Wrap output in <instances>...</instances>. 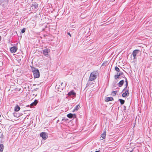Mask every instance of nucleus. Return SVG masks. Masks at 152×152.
I'll use <instances>...</instances> for the list:
<instances>
[{"label": "nucleus", "instance_id": "f257e3e1", "mask_svg": "<svg viewBox=\"0 0 152 152\" xmlns=\"http://www.w3.org/2000/svg\"><path fill=\"white\" fill-rule=\"evenodd\" d=\"M31 69L34 77L35 78H38L39 77L40 74L39 70L34 67H31Z\"/></svg>", "mask_w": 152, "mask_h": 152}, {"label": "nucleus", "instance_id": "f03ea898", "mask_svg": "<svg viewBox=\"0 0 152 152\" xmlns=\"http://www.w3.org/2000/svg\"><path fill=\"white\" fill-rule=\"evenodd\" d=\"M50 52V50L48 48H46L43 50V54L46 56H48V53Z\"/></svg>", "mask_w": 152, "mask_h": 152}, {"label": "nucleus", "instance_id": "7ed1b4c3", "mask_svg": "<svg viewBox=\"0 0 152 152\" xmlns=\"http://www.w3.org/2000/svg\"><path fill=\"white\" fill-rule=\"evenodd\" d=\"M40 137L44 140H45L48 137L47 133L45 132H42L40 134Z\"/></svg>", "mask_w": 152, "mask_h": 152}, {"label": "nucleus", "instance_id": "20e7f679", "mask_svg": "<svg viewBox=\"0 0 152 152\" xmlns=\"http://www.w3.org/2000/svg\"><path fill=\"white\" fill-rule=\"evenodd\" d=\"M17 48L16 46L12 47L10 48V51L12 53H15L17 51Z\"/></svg>", "mask_w": 152, "mask_h": 152}, {"label": "nucleus", "instance_id": "39448f33", "mask_svg": "<svg viewBox=\"0 0 152 152\" xmlns=\"http://www.w3.org/2000/svg\"><path fill=\"white\" fill-rule=\"evenodd\" d=\"M139 50H134L133 52L132 53V55H133V56L134 57V59H135L136 58V56L137 54L138 53Z\"/></svg>", "mask_w": 152, "mask_h": 152}, {"label": "nucleus", "instance_id": "423d86ee", "mask_svg": "<svg viewBox=\"0 0 152 152\" xmlns=\"http://www.w3.org/2000/svg\"><path fill=\"white\" fill-rule=\"evenodd\" d=\"M129 94V90L127 89L125 92L123 93L122 94V96L123 97H125L127 96H128Z\"/></svg>", "mask_w": 152, "mask_h": 152}, {"label": "nucleus", "instance_id": "0eeeda50", "mask_svg": "<svg viewBox=\"0 0 152 152\" xmlns=\"http://www.w3.org/2000/svg\"><path fill=\"white\" fill-rule=\"evenodd\" d=\"M95 79V75L91 73L90 75L89 80L90 81H92Z\"/></svg>", "mask_w": 152, "mask_h": 152}, {"label": "nucleus", "instance_id": "6e6552de", "mask_svg": "<svg viewBox=\"0 0 152 152\" xmlns=\"http://www.w3.org/2000/svg\"><path fill=\"white\" fill-rule=\"evenodd\" d=\"M38 7V4L37 3H35L34 4H33L32 5L31 7L33 9H36Z\"/></svg>", "mask_w": 152, "mask_h": 152}, {"label": "nucleus", "instance_id": "1a4fd4ad", "mask_svg": "<svg viewBox=\"0 0 152 152\" xmlns=\"http://www.w3.org/2000/svg\"><path fill=\"white\" fill-rule=\"evenodd\" d=\"M105 100L106 102H108L113 100V98L112 97H106L105 98Z\"/></svg>", "mask_w": 152, "mask_h": 152}, {"label": "nucleus", "instance_id": "9d476101", "mask_svg": "<svg viewBox=\"0 0 152 152\" xmlns=\"http://www.w3.org/2000/svg\"><path fill=\"white\" fill-rule=\"evenodd\" d=\"M124 83V80H122L120 81L118 83V85L119 87H121L122 86Z\"/></svg>", "mask_w": 152, "mask_h": 152}, {"label": "nucleus", "instance_id": "9b49d317", "mask_svg": "<svg viewBox=\"0 0 152 152\" xmlns=\"http://www.w3.org/2000/svg\"><path fill=\"white\" fill-rule=\"evenodd\" d=\"M80 107V104L77 105L76 106L75 108L73 110V112L77 111Z\"/></svg>", "mask_w": 152, "mask_h": 152}, {"label": "nucleus", "instance_id": "f8f14e48", "mask_svg": "<svg viewBox=\"0 0 152 152\" xmlns=\"http://www.w3.org/2000/svg\"><path fill=\"white\" fill-rule=\"evenodd\" d=\"M38 102L37 100H36L34 101V102H33V103H31V104L30 106H32L34 105H36L37 104Z\"/></svg>", "mask_w": 152, "mask_h": 152}, {"label": "nucleus", "instance_id": "ddd939ff", "mask_svg": "<svg viewBox=\"0 0 152 152\" xmlns=\"http://www.w3.org/2000/svg\"><path fill=\"white\" fill-rule=\"evenodd\" d=\"M20 109V107L18 105L16 106L15 107V111L16 112L19 111Z\"/></svg>", "mask_w": 152, "mask_h": 152}, {"label": "nucleus", "instance_id": "4468645a", "mask_svg": "<svg viewBox=\"0 0 152 152\" xmlns=\"http://www.w3.org/2000/svg\"><path fill=\"white\" fill-rule=\"evenodd\" d=\"M75 93L73 91H71L69 92L68 93V95H73V96H75Z\"/></svg>", "mask_w": 152, "mask_h": 152}, {"label": "nucleus", "instance_id": "2eb2a0df", "mask_svg": "<svg viewBox=\"0 0 152 152\" xmlns=\"http://www.w3.org/2000/svg\"><path fill=\"white\" fill-rule=\"evenodd\" d=\"M106 135V132L105 131L103 132L102 134L101 135V137L103 138L104 139Z\"/></svg>", "mask_w": 152, "mask_h": 152}, {"label": "nucleus", "instance_id": "dca6fc26", "mask_svg": "<svg viewBox=\"0 0 152 152\" xmlns=\"http://www.w3.org/2000/svg\"><path fill=\"white\" fill-rule=\"evenodd\" d=\"M4 149V145L2 144H0V152H2Z\"/></svg>", "mask_w": 152, "mask_h": 152}, {"label": "nucleus", "instance_id": "f3484780", "mask_svg": "<svg viewBox=\"0 0 152 152\" xmlns=\"http://www.w3.org/2000/svg\"><path fill=\"white\" fill-rule=\"evenodd\" d=\"M67 117L70 118H72L73 116V115L72 113H69L67 115Z\"/></svg>", "mask_w": 152, "mask_h": 152}, {"label": "nucleus", "instance_id": "a211bd4d", "mask_svg": "<svg viewBox=\"0 0 152 152\" xmlns=\"http://www.w3.org/2000/svg\"><path fill=\"white\" fill-rule=\"evenodd\" d=\"M117 92V91H112L111 93V95H112L113 96H115L116 95V93Z\"/></svg>", "mask_w": 152, "mask_h": 152}, {"label": "nucleus", "instance_id": "6ab92c4d", "mask_svg": "<svg viewBox=\"0 0 152 152\" xmlns=\"http://www.w3.org/2000/svg\"><path fill=\"white\" fill-rule=\"evenodd\" d=\"M56 88L57 90V91L58 92H61V91L62 90V89L61 88H59L58 86H56Z\"/></svg>", "mask_w": 152, "mask_h": 152}, {"label": "nucleus", "instance_id": "aec40b11", "mask_svg": "<svg viewBox=\"0 0 152 152\" xmlns=\"http://www.w3.org/2000/svg\"><path fill=\"white\" fill-rule=\"evenodd\" d=\"M119 101H120L121 104H123L125 102L124 100L121 99H119Z\"/></svg>", "mask_w": 152, "mask_h": 152}, {"label": "nucleus", "instance_id": "412c9836", "mask_svg": "<svg viewBox=\"0 0 152 152\" xmlns=\"http://www.w3.org/2000/svg\"><path fill=\"white\" fill-rule=\"evenodd\" d=\"M120 75H119L118 73H117V74L115 75L114 77L115 79H117L119 78Z\"/></svg>", "mask_w": 152, "mask_h": 152}, {"label": "nucleus", "instance_id": "4be33fe9", "mask_svg": "<svg viewBox=\"0 0 152 152\" xmlns=\"http://www.w3.org/2000/svg\"><path fill=\"white\" fill-rule=\"evenodd\" d=\"M115 70L118 72H119L120 71L119 69L117 66H116L115 67Z\"/></svg>", "mask_w": 152, "mask_h": 152}, {"label": "nucleus", "instance_id": "5701e85b", "mask_svg": "<svg viewBox=\"0 0 152 152\" xmlns=\"http://www.w3.org/2000/svg\"><path fill=\"white\" fill-rule=\"evenodd\" d=\"M125 80H125V82H126V86L127 87L128 83V81H127V79L125 77Z\"/></svg>", "mask_w": 152, "mask_h": 152}, {"label": "nucleus", "instance_id": "b1692460", "mask_svg": "<svg viewBox=\"0 0 152 152\" xmlns=\"http://www.w3.org/2000/svg\"><path fill=\"white\" fill-rule=\"evenodd\" d=\"M99 75V73L98 72H96V79L97 77V76H98Z\"/></svg>", "mask_w": 152, "mask_h": 152}, {"label": "nucleus", "instance_id": "393cba45", "mask_svg": "<svg viewBox=\"0 0 152 152\" xmlns=\"http://www.w3.org/2000/svg\"><path fill=\"white\" fill-rule=\"evenodd\" d=\"M25 31V28H23L22 30L21 31V32L22 33H24Z\"/></svg>", "mask_w": 152, "mask_h": 152}, {"label": "nucleus", "instance_id": "a878e982", "mask_svg": "<svg viewBox=\"0 0 152 152\" xmlns=\"http://www.w3.org/2000/svg\"><path fill=\"white\" fill-rule=\"evenodd\" d=\"M127 86H126V87L124 88V89L123 90V91L122 92H123L124 91H126V90H127V89H127Z\"/></svg>", "mask_w": 152, "mask_h": 152}, {"label": "nucleus", "instance_id": "bb28decb", "mask_svg": "<svg viewBox=\"0 0 152 152\" xmlns=\"http://www.w3.org/2000/svg\"><path fill=\"white\" fill-rule=\"evenodd\" d=\"M118 74H119V75L120 76V75H122L123 73L122 72H120V73H118Z\"/></svg>", "mask_w": 152, "mask_h": 152}, {"label": "nucleus", "instance_id": "cd10ccee", "mask_svg": "<svg viewBox=\"0 0 152 152\" xmlns=\"http://www.w3.org/2000/svg\"><path fill=\"white\" fill-rule=\"evenodd\" d=\"M67 34H68V35H69L70 36V37H71V34H70V33L68 32V33Z\"/></svg>", "mask_w": 152, "mask_h": 152}, {"label": "nucleus", "instance_id": "c85d7f7f", "mask_svg": "<svg viewBox=\"0 0 152 152\" xmlns=\"http://www.w3.org/2000/svg\"><path fill=\"white\" fill-rule=\"evenodd\" d=\"M96 152H99V151H96Z\"/></svg>", "mask_w": 152, "mask_h": 152}, {"label": "nucleus", "instance_id": "c756f323", "mask_svg": "<svg viewBox=\"0 0 152 152\" xmlns=\"http://www.w3.org/2000/svg\"><path fill=\"white\" fill-rule=\"evenodd\" d=\"M64 120V119H62V121H63V120Z\"/></svg>", "mask_w": 152, "mask_h": 152}, {"label": "nucleus", "instance_id": "7c9ffc66", "mask_svg": "<svg viewBox=\"0 0 152 152\" xmlns=\"http://www.w3.org/2000/svg\"><path fill=\"white\" fill-rule=\"evenodd\" d=\"M1 117V115H0V117Z\"/></svg>", "mask_w": 152, "mask_h": 152}]
</instances>
